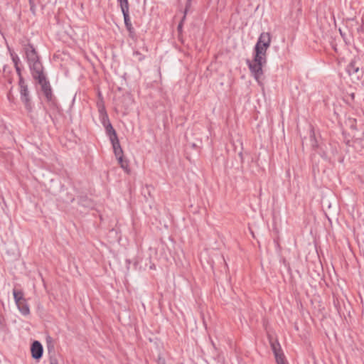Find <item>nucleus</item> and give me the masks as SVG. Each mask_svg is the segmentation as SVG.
Wrapping results in <instances>:
<instances>
[{
  "instance_id": "nucleus-1",
  "label": "nucleus",
  "mask_w": 364,
  "mask_h": 364,
  "mask_svg": "<svg viewBox=\"0 0 364 364\" xmlns=\"http://www.w3.org/2000/svg\"><path fill=\"white\" fill-rule=\"evenodd\" d=\"M271 43L269 33H262L255 48V57L249 61V68L251 72L258 78L262 74V67L267 63V50Z\"/></svg>"
},
{
  "instance_id": "nucleus-2",
  "label": "nucleus",
  "mask_w": 364,
  "mask_h": 364,
  "mask_svg": "<svg viewBox=\"0 0 364 364\" xmlns=\"http://www.w3.org/2000/svg\"><path fill=\"white\" fill-rule=\"evenodd\" d=\"M26 54L33 70V78L41 85L42 91H50V83L43 72L42 64L39 61L38 55L32 45L27 46Z\"/></svg>"
},
{
  "instance_id": "nucleus-3",
  "label": "nucleus",
  "mask_w": 364,
  "mask_h": 364,
  "mask_svg": "<svg viewBox=\"0 0 364 364\" xmlns=\"http://www.w3.org/2000/svg\"><path fill=\"white\" fill-rule=\"evenodd\" d=\"M237 142L240 145V149L238 151V155L241 160L242 169L243 171L249 173L252 175H257L262 171L261 167H259L258 162L255 159L253 156L250 153L242 152V143L240 140H237Z\"/></svg>"
},
{
  "instance_id": "nucleus-4",
  "label": "nucleus",
  "mask_w": 364,
  "mask_h": 364,
  "mask_svg": "<svg viewBox=\"0 0 364 364\" xmlns=\"http://www.w3.org/2000/svg\"><path fill=\"white\" fill-rule=\"evenodd\" d=\"M114 150V153L118 160L120 166L127 173L129 172L128 168V161L124 159L123 150L120 146L119 139L111 141Z\"/></svg>"
},
{
  "instance_id": "nucleus-5",
  "label": "nucleus",
  "mask_w": 364,
  "mask_h": 364,
  "mask_svg": "<svg viewBox=\"0 0 364 364\" xmlns=\"http://www.w3.org/2000/svg\"><path fill=\"white\" fill-rule=\"evenodd\" d=\"M348 73L353 79L359 80L363 76L364 70L353 61L349 65Z\"/></svg>"
},
{
  "instance_id": "nucleus-6",
  "label": "nucleus",
  "mask_w": 364,
  "mask_h": 364,
  "mask_svg": "<svg viewBox=\"0 0 364 364\" xmlns=\"http://www.w3.org/2000/svg\"><path fill=\"white\" fill-rule=\"evenodd\" d=\"M31 351L33 358L39 360L42 357L43 352L41 343L38 341H33L31 347Z\"/></svg>"
},
{
  "instance_id": "nucleus-7",
  "label": "nucleus",
  "mask_w": 364,
  "mask_h": 364,
  "mask_svg": "<svg viewBox=\"0 0 364 364\" xmlns=\"http://www.w3.org/2000/svg\"><path fill=\"white\" fill-rule=\"evenodd\" d=\"M271 347L272 351L274 354L276 361L280 360L282 362V358L284 357V354L282 353L280 345L279 343H271Z\"/></svg>"
},
{
  "instance_id": "nucleus-8",
  "label": "nucleus",
  "mask_w": 364,
  "mask_h": 364,
  "mask_svg": "<svg viewBox=\"0 0 364 364\" xmlns=\"http://www.w3.org/2000/svg\"><path fill=\"white\" fill-rule=\"evenodd\" d=\"M16 304L23 315L27 316L30 314L29 306L26 299H23V301H21V303H16Z\"/></svg>"
},
{
  "instance_id": "nucleus-9",
  "label": "nucleus",
  "mask_w": 364,
  "mask_h": 364,
  "mask_svg": "<svg viewBox=\"0 0 364 364\" xmlns=\"http://www.w3.org/2000/svg\"><path fill=\"white\" fill-rule=\"evenodd\" d=\"M105 127L107 134L109 136V139L111 141L118 139L116 131L114 130L110 122L107 123V124H106Z\"/></svg>"
},
{
  "instance_id": "nucleus-10",
  "label": "nucleus",
  "mask_w": 364,
  "mask_h": 364,
  "mask_svg": "<svg viewBox=\"0 0 364 364\" xmlns=\"http://www.w3.org/2000/svg\"><path fill=\"white\" fill-rule=\"evenodd\" d=\"M21 93V100L25 104L26 109L30 111L31 110V105L30 102V97L29 92H20Z\"/></svg>"
},
{
  "instance_id": "nucleus-11",
  "label": "nucleus",
  "mask_w": 364,
  "mask_h": 364,
  "mask_svg": "<svg viewBox=\"0 0 364 364\" xmlns=\"http://www.w3.org/2000/svg\"><path fill=\"white\" fill-rule=\"evenodd\" d=\"M122 14H123V16H124L125 26H126L127 30L130 33H132V26L131 21H130V18H129V12H122Z\"/></svg>"
},
{
  "instance_id": "nucleus-12",
  "label": "nucleus",
  "mask_w": 364,
  "mask_h": 364,
  "mask_svg": "<svg viewBox=\"0 0 364 364\" xmlns=\"http://www.w3.org/2000/svg\"><path fill=\"white\" fill-rule=\"evenodd\" d=\"M13 294L16 304L21 303V301H23V299H25L23 297V293L21 291H16V289H14Z\"/></svg>"
},
{
  "instance_id": "nucleus-13",
  "label": "nucleus",
  "mask_w": 364,
  "mask_h": 364,
  "mask_svg": "<svg viewBox=\"0 0 364 364\" xmlns=\"http://www.w3.org/2000/svg\"><path fill=\"white\" fill-rule=\"evenodd\" d=\"M120 6L122 12H129L128 0H119Z\"/></svg>"
},
{
  "instance_id": "nucleus-14",
  "label": "nucleus",
  "mask_w": 364,
  "mask_h": 364,
  "mask_svg": "<svg viewBox=\"0 0 364 364\" xmlns=\"http://www.w3.org/2000/svg\"><path fill=\"white\" fill-rule=\"evenodd\" d=\"M191 5V0H188V4H187V6H186V10H185V12H184V16L183 17V19L181 21V22L179 23L178 26V31H181V28H182V22L186 18V13H187V11H188V9L189 8Z\"/></svg>"
},
{
  "instance_id": "nucleus-15",
  "label": "nucleus",
  "mask_w": 364,
  "mask_h": 364,
  "mask_svg": "<svg viewBox=\"0 0 364 364\" xmlns=\"http://www.w3.org/2000/svg\"><path fill=\"white\" fill-rule=\"evenodd\" d=\"M47 343H48L47 348H48V352L50 353V352H51L52 350H54V346H53V345L52 343V339H51V338L50 336H48L47 338Z\"/></svg>"
},
{
  "instance_id": "nucleus-16",
  "label": "nucleus",
  "mask_w": 364,
  "mask_h": 364,
  "mask_svg": "<svg viewBox=\"0 0 364 364\" xmlns=\"http://www.w3.org/2000/svg\"><path fill=\"white\" fill-rule=\"evenodd\" d=\"M102 122L104 126L107 124V123L110 122L109 120L108 116H107V114L106 113L104 114L103 116H102Z\"/></svg>"
},
{
  "instance_id": "nucleus-17",
  "label": "nucleus",
  "mask_w": 364,
  "mask_h": 364,
  "mask_svg": "<svg viewBox=\"0 0 364 364\" xmlns=\"http://www.w3.org/2000/svg\"><path fill=\"white\" fill-rule=\"evenodd\" d=\"M43 94H44V96H45L46 99L48 101H50V100H52L53 92H43Z\"/></svg>"
},
{
  "instance_id": "nucleus-18",
  "label": "nucleus",
  "mask_w": 364,
  "mask_h": 364,
  "mask_svg": "<svg viewBox=\"0 0 364 364\" xmlns=\"http://www.w3.org/2000/svg\"><path fill=\"white\" fill-rule=\"evenodd\" d=\"M157 364H166L165 359L163 357H161V355H159L158 359H157Z\"/></svg>"
},
{
  "instance_id": "nucleus-19",
  "label": "nucleus",
  "mask_w": 364,
  "mask_h": 364,
  "mask_svg": "<svg viewBox=\"0 0 364 364\" xmlns=\"http://www.w3.org/2000/svg\"><path fill=\"white\" fill-rule=\"evenodd\" d=\"M151 189H153V187H152V186H147V185H146V187H145V188H144V190H143V191H146L147 192L148 195H149V196H151Z\"/></svg>"
},
{
  "instance_id": "nucleus-20",
  "label": "nucleus",
  "mask_w": 364,
  "mask_h": 364,
  "mask_svg": "<svg viewBox=\"0 0 364 364\" xmlns=\"http://www.w3.org/2000/svg\"><path fill=\"white\" fill-rule=\"evenodd\" d=\"M13 60H14V63H15V65H16V70H17L18 72H19V68H18V66H17L18 61L19 60V59L18 58V57H17V56H15V57H13Z\"/></svg>"
},
{
  "instance_id": "nucleus-21",
  "label": "nucleus",
  "mask_w": 364,
  "mask_h": 364,
  "mask_svg": "<svg viewBox=\"0 0 364 364\" xmlns=\"http://www.w3.org/2000/svg\"><path fill=\"white\" fill-rule=\"evenodd\" d=\"M29 4L31 5V10L32 11L33 13H34V4H33V0H29Z\"/></svg>"
},
{
  "instance_id": "nucleus-22",
  "label": "nucleus",
  "mask_w": 364,
  "mask_h": 364,
  "mask_svg": "<svg viewBox=\"0 0 364 364\" xmlns=\"http://www.w3.org/2000/svg\"><path fill=\"white\" fill-rule=\"evenodd\" d=\"M277 364H287L285 362V358L284 357L282 358V362H280V360H277Z\"/></svg>"
},
{
  "instance_id": "nucleus-23",
  "label": "nucleus",
  "mask_w": 364,
  "mask_h": 364,
  "mask_svg": "<svg viewBox=\"0 0 364 364\" xmlns=\"http://www.w3.org/2000/svg\"><path fill=\"white\" fill-rule=\"evenodd\" d=\"M50 364H58V360L55 358L51 359Z\"/></svg>"
},
{
  "instance_id": "nucleus-24",
  "label": "nucleus",
  "mask_w": 364,
  "mask_h": 364,
  "mask_svg": "<svg viewBox=\"0 0 364 364\" xmlns=\"http://www.w3.org/2000/svg\"><path fill=\"white\" fill-rule=\"evenodd\" d=\"M7 98L9 101H11L12 100V96H11V92H9V94L7 95Z\"/></svg>"
},
{
  "instance_id": "nucleus-25",
  "label": "nucleus",
  "mask_w": 364,
  "mask_h": 364,
  "mask_svg": "<svg viewBox=\"0 0 364 364\" xmlns=\"http://www.w3.org/2000/svg\"><path fill=\"white\" fill-rule=\"evenodd\" d=\"M349 96L350 97L351 100H353V99H354V93L351 92V94H350Z\"/></svg>"
},
{
  "instance_id": "nucleus-26",
  "label": "nucleus",
  "mask_w": 364,
  "mask_h": 364,
  "mask_svg": "<svg viewBox=\"0 0 364 364\" xmlns=\"http://www.w3.org/2000/svg\"><path fill=\"white\" fill-rule=\"evenodd\" d=\"M339 32H340L341 35L342 36H343V31H341V28L339 29Z\"/></svg>"
},
{
  "instance_id": "nucleus-27",
  "label": "nucleus",
  "mask_w": 364,
  "mask_h": 364,
  "mask_svg": "<svg viewBox=\"0 0 364 364\" xmlns=\"http://www.w3.org/2000/svg\"><path fill=\"white\" fill-rule=\"evenodd\" d=\"M98 97L100 98L101 97V92H98Z\"/></svg>"
},
{
  "instance_id": "nucleus-28",
  "label": "nucleus",
  "mask_w": 364,
  "mask_h": 364,
  "mask_svg": "<svg viewBox=\"0 0 364 364\" xmlns=\"http://www.w3.org/2000/svg\"><path fill=\"white\" fill-rule=\"evenodd\" d=\"M363 136H364V131H363Z\"/></svg>"
}]
</instances>
